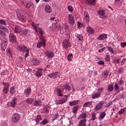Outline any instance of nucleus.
Segmentation results:
<instances>
[{
  "mask_svg": "<svg viewBox=\"0 0 126 126\" xmlns=\"http://www.w3.org/2000/svg\"><path fill=\"white\" fill-rule=\"evenodd\" d=\"M104 103L105 102L103 101H100L99 103L95 106L94 110L95 111H99V110H101Z\"/></svg>",
  "mask_w": 126,
  "mask_h": 126,
  "instance_id": "10",
  "label": "nucleus"
},
{
  "mask_svg": "<svg viewBox=\"0 0 126 126\" xmlns=\"http://www.w3.org/2000/svg\"><path fill=\"white\" fill-rule=\"evenodd\" d=\"M32 102L33 98H28L27 99V103H28V104H32Z\"/></svg>",
  "mask_w": 126,
  "mask_h": 126,
  "instance_id": "51",
  "label": "nucleus"
},
{
  "mask_svg": "<svg viewBox=\"0 0 126 126\" xmlns=\"http://www.w3.org/2000/svg\"><path fill=\"white\" fill-rule=\"evenodd\" d=\"M88 3L89 4H92L93 5H94L96 4V0H86Z\"/></svg>",
  "mask_w": 126,
  "mask_h": 126,
  "instance_id": "29",
  "label": "nucleus"
},
{
  "mask_svg": "<svg viewBox=\"0 0 126 126\" xmlns=\"http://www.w3.org/2000/svg\"><path fill=\"white\" fill-rule=\"evenodd\" d=\"M68 10H69L70 12H72V11H73V8L71 5H69L68 6Z\"/></svg>",
  "mask_w": 126,
  "mask_h": 126,
  "instance_id": "52",
  "label": "nucleus"
},
{
  "mask_svg": "<svg viewBox=\"0 0 126 126\" xmlns=\"http://www.w3.org/2000/svg\"><path fill=\"white\" fill-rule=\"evenodd\" d=\"M36 122L37 124H39L40 121H42V118L41 117V115H38L36 118Z\"/></svg>",
  "mask_w": 126,
  "mask_h": 126,
  "instance_id": "41",
  "label": "nucleus"
},
{
  "mask_svg": "<svg viewBox=\"0 0 126 126\" xmlns=\"http://www.w3.org/2000/svg\"><path fill=\"white\" fill-rule=\"evenodd\" d=\"M67 59H68V61L70 62V61H71L72 60V55L69 54L67 57Z\"/></svg>",
  "mask_w": 126,
  "mask_h": 126,
  "instance_id": "54",
  "label": "nucleus"
},
{
  "mask_svg": "<svg viewBox=\"0 0 126 126\" xmlns=\"http://www.w3.org/2000/svg\"><path fill=\"white\" fill-rule=\"evenodd\" d=\"M9 38L11 43H15L16 42V36L13 33H11L9 35Z\"/></svg>",
  "mask_w": 126,
  "mask_h": 126,
  "instance_id": "11",
  "label": "nucleus"
},
{
  "mask_svg": "<svg viewBox=\"0 0 126 126\" xmlns=\"http://www.w3.org/2000/svg\"><path fill=\"white\" fill-rule=\"evenodd\" d=\"M101 96V94L100 93H95L94 94H93L92 95V98L93 99H96V98H99Z\"/></svg>",
  "mask_w": 126,
  "mask_h": 126,
  "instance_id": "22",
  "label": "nucleus"
},
{
  "mask_svg": "<svg viewBox=\"0 0 126 126\" xmlns=\"http://www.w3.org/2000/svg\"><path fill=\"white\" fill-rule=\"evenodd\" d=\"M124 113H126V108L122 109L119 112L120 115H122V114H124Z\"/></svg>",
  "mask_w": 126,
  "mask_h": 126,
  "instance_id": "42",
  "label": "nucleus"
},
{
  "mask_svg": "<svg viewBox=\"0 0 126 126\" xmlns=\"http://www.w3.org/2000/svg\"><path fill=\"white\" fill-rule=\"evenodd\" d=\"M97 13L100 15V16H103L105 15V10H99L97 11Z\"/></svg>",
  "mask_w": 126,
  "mask_h": 126,
  "instance_id": "35",
  "label": "nucleus"
},
{
  "mask_svg": "<svg viewBox=\"0 0 126 126\" xmlns=\"http://www.w3.org/2000/svg\"><path fill=\"white\" fill-rule=\"evenodd\" d=\"M107 49H108V51L110 52V53H111V54H115V52L114 51V49H113L112 47L108 46L107 47Z\"/></svg>",
  "mask_w": 126,
  "mask_h": 126,
  "instance_id": "38",
  "label": "nucleus"
},
{
  "mask_svg": "<svg viewBox=\"0 0 126 126\" xmlns=\"http://www.w3.org/2000/svg\"><path fill=\"white\" fill-rule=\"evenodd\" d=\"M77 37L78 40H79V41H82V40H83V36L80 34H77Z\"/></svg>",
  "mask_w": 126,
  "mask_h": 126,
  "instance_id": "46",
  "label": "nucleus"
},
{
  "mask_svg": "<svg viewBox=\"0 0 126 126\" xmlns=\"http://www.w3.org/2000/svg\"><path fill=\"white\" fill-rule=\"evenodd\" d=\"M85 18L87 21H89V15L86 12H85Z\"/></svg>",
  "mask_w": 126,
  "mask_h": 126,
  "instance_id": "43",
  "label": "nucleus"
},
{
  "mask_svg": "<svg viewBox=\"0 0 126 126\" xmlns=\"http://www.w3.org/2000/svg\"><path fill=\"white\" fill-rule=\"evenodd\" d=\"M121 46L122 48H125V47H126V42H121Z\"/></svg>",
  "mask_w": 126,
  "mask_h": 126,
  "instance_id": "58",
  "label": "nucleus"
},
{
  "mask_svg": "<svg viewBox=\"0 0 126 126\" xmlns=\"http://www.w3.org/2000/svg\"><path fill=\"white\" fill-rule=\"evenodd\" d=\"M78 108H79V105H78L75 106L73 108V109L72 110V112L73 114H76V113L78 111Z\"/></svg>",
  "mask_w": 126,
  "mask_h": 126,
  "instance_id": "25",
  "label": "nucleus"
},
{
  "mask_svg": "<svg viewBox=\"0 0 126 126\" xmlns=\"http://www.w3.org/2000/svg\"><path fill=\"white\" fill-rule=\"evenodd\" d=\"M41 105H42L41 101L39 100H34L33 103V106H35L36 107H39V106H41Z\"/></svg>",
  "mask_w": 126,
  "mask_h": 126,
  "instance_id": "23",
  "label": "nucleus"
},
{
  "mask_svg": "<svg viewBox=\"0 0 126 126\" xmlns=\"http://www.w3.org/2000/svg\"><path fill=\"white\" fill-rule=\"evenodd\" d=\"M21 31H22V28H21V27L20 26H16L14 28L15 33H17V34H18L19 33L20 34Z\"/></svg>",
  "mask_w": 126,
  "mask_h": 126,
  "instance_id": "16",
  "label": "nucleus"
},
{
  "mask_svg": "<svg viewBox=\"0 0 126 126\" xmlns=\"http://www.w3.org/2000/svg\"><path fill=\"white\" fill-rule=\"evenodd\" d=\"M39 39L41 40V41L37 43V47L38 49H40L41 46H43V47L46 46V39H45V37L41 35L39 36Z\"/></svg>",
  "mask_w": 126,
  "mask_h": 126,
  "instance_id": "3",
  "label": "nucleus"
},
{
  "mask_svg": "<svg viewBox=\"0 0 126 126\" xmlns=\"http://www.w3.org/2000/svg\"><path fill=\"white\" fill-rule=\"evenodd\" d=\"M63 88L65 90H67L68 91H70V90H71V88L68 84H65L64 86H63Z\"/></svg>",
  "mask_w": 126,
  "mask_h": 126,
  "instance_id": "30",
  "label": "nucleus"
},
{
  "mask_svg": "<svg viewBox=\"0 0 126 126\" xmlns=\"http://www.w3.org/2000/svg\"><path fill=\"white\" fill-rule=\"evenodd\" d=\"M87 32L90 34H93L94 33V30L91 27H89L87 28Z\"/></svg>",
  "mask_w": 126,
  "mask_h": 126,
  "instance_id": "26",
  "label": "nucleus"
},
{
  "mask_svg": "<svg viewBox=\"0 0 126 126\" xmlns=\"http://www.w3.org/2000/svg\"><path fill=\"white\" fill-rule=\"evenodd\" d=\"M67 101V98H62L60 100H56V103L57 105H61L62 104H63V103H65Z\"/></svg>",
  "mask_w": 126,
  "mask_h": 126,
  "instance_id": "15",
  "label": "nucleus"
},
{
  "mask_svg": "<svg viewBox=\"0 0 126 126\" xmlns=\"http://www.w3.org/2000/svg\"><path fill=\"white\" fill-rule=\"evenodd\" d=\"M63 86H61L58 89V96H63V94H61V93L63 91Z\"/></svg>",
  "mask_w": 126,
  "mask_h": 126,
  "instance_id": "18",
  "label": "nucleus"
},
{
  "mask_svg": "<svg viewBox=\"0 0 126 126\" xmlns=\"http://www.w3.org/2000/svg\"><path fill=\"white\" fill-rule=\"evenodd\" d=\"M79 100H74L73 101H70L69 103V106H74L75 105H77V104H79Z\"/></svg>",
  "mask_w": 126,
  "mask_h": 126,
  "instance_id": "24",
  "label": "nucleus"
},
{
  "mask_svg": "<svg viewBox=\"0 0 126 126\" xmlns=\"http://www.w3.org/2000/svg\"><path fill=\"white\" fill-rule=\"evenodd\" d=\"M43 113H49V110H48V108H44L43 109Z\"/></svg>",
  "mask_w": 126,
  "mask_h": 126,
  "instance_id": "61",
  "label": "nucleus"
},
{
  "mask_svg": "<svg viewBox=\"0 0 126 126\" xmlns=\"http://www.w3.org/2000/svg\"><path fill=\"white\" fill-rule=\"evenodd\" d=\"M7 45V40L4 39L2 40L0 44V48L1 51H4L6 49V46Z\"/></svg>",
  "mask_w": 126,
  "mask_h": 126,
  "instance_id": "4",
  "label": "nucleus"
},
{
  "mask_svg": "<svg viewBox=\"0 0 126 126\" xmlns=\"http://www.w3.org/2000/svg\"><path fill=\"white\" fill-rule=\"evenodd\" d=\"M6 52L9 54L10 58H12V50L10 48H8L6 50Z\"/></svg>",
  "mask_w": 126,
  "mask_h": 126,
  "instance_id": "32",
  "label": "nucleus"
},
{
  "mask_svg": "<svg viewBox=\"0 0 126 126\" xmlns=\"http://www.w3.org/2000/svg\"><path fill=\"white\" fill-rule=\"evenodd\" d=\"M16 98H14L11 102H8V106H10L12 108H14L15 107V105H16Z\"/></svg>",
  "mask_w": 126,
  "mask_h": 126,
  "instance_id": "13",
  "label": "nucleus"
},
{
  "mask_svg": "<svg viewBox=\"0 0 126 126\" xmlns=\"http://www.w3.org/2000/svg\"><path fill=\"white\" fill-rule=\"evenodd\" d=\"M97 63H98V64H104V61H100L98 62H97Z\"/></svg>",
  "mask_w": 126,
  "mask_h": 126,
  "instance_id": "63",
  "label": "nucleus"
},
{
  "mask_svg": "<svg viewBox=\"0 0 126 126\" xmlns=\"http://www.w3.org/2000/svg\"><path fill=\"white\" fill-rule=\"evenodd\" d=\"M17 15L20 21L22 22H24V21H26V17L22 15L19 11H16Z\"/></svg>",
  "mask_w": 126,
  "mask_h": 126,
  "instance_id": "7",
  "label": "nucleus"
},
{
  "mask_svg": "<svg viewBox=\"0 0 126 126\" xmlns=\"http://www.w3.org/2000/svg\"><path fill=\"white\" fill-rule=\"evenodd\" d=\"M60 74L61 73H60V72H56L49 74L48 76L50 78L55 79V78H58V77H60Z\"/></svg>",
  "mask_w": 126,
  "mask_h": 126,
  "instance_id": "8",
  "label": "nucleus"
},
{
  "mask_svg": "<svg viewBox=\"0 0 126 126\" xmlns=\"http://www.w3.org/2000/svg\"><path fill=\"white\" fill-rule=\"evenodd\" d=\"M42 125H46V124H49V121L47 119H44L41 122Z\"/></svg>",
  "mask_w": 126,
  "mask_h": 126,
  "instance_id": "50",
  "label": "nucleus"
},
{
  "mask_svg": "<svg viewBox=\"0 0 126 126\" xmlns=\"http://www.w3.org/2000/svg\"><path fill=\"white\" fill-rule=\"evenodd\" d=\"M43 74V69L39 68L37 69V71L35 73V76L37 77H41L42 74Z\"/></svg>",
  "mask_w": 126,
  "mask_h": 126,
  "instance_id": "14",
  "label": "nucleus"
},
{
  "mask_svg": "<svg viewBox=\"0 0 126 126\" xmlns=\"http://www.w3.org/2000/svg\"><path fill=\"white\" fill-rule=\"evenodd\" d=\"M31 93V89L30 88H28L27 89L25 90L24 94L25 95H29V94Z\"/></svg>",
  "mask_w": 126,
  "mask_h": 126,
  "instance_id": "27",
  "label": "nucleus"
},
{
  "mask_svg": "<svg viewBox=\"0 0 126 126\" xmlns=\"http://www.w3.org/2000/svg\"><path fill=\"white\" fill-rule=\"evenodd\" d=\"M86 122H87V120L83 119L80 121L78 125L79 126H86Z\"/></svg>",
  "mask_w": 126,
  "mask_h": 126,
  "instance_id": "20",
  "label": "nucleus"
},
{
  "mask_svg": "<svg viewBox=\"0 0 126 126\" xmlns=\"http://www.w3.org/2000/svg\"><path fill=\"white\" fill-rule=\"evenodd\" d=\"M91 105H92V102H87L84 104L83 107H90Z\"/></svg>",
  "mask_w": 126,
  "mask_h": 126,
  "instance_id": "37",
  "label": "nucleus"
},
{
  "mask_svg": "<svg viewBox=\"0 0 126 126\" xmlns=\"http://www.w3.org/2000/svg\"><path fill=\"white\" fill-rule=\"evenodd\" d=\"M105 49H106V48L103 47V48H102L101 49H99L98 50L99 53H102V52H103V51H105Z\"/></svg>",
  "mask_w": 126,
  "mask_h": 126,
  "instance_id": "60",
  "label": "nucleus"
},
{
  "mask_svg": "<svg viewBox=\"0 0 126 126\" xmlns=\"http://www.w3.org/2000/svg\"><path fill=\"white\" fill-rule=\"evenodd\" d=\"M63 49H67L69 47H70V42L69 40L65 39L63 41Z\"/></svg>",
  "mask_w": 126,
  "mask_h": 126,
  "instance_id": "9",
  "label": "nucleus"
},
{
  "mask_svg": "<svg viewBox=\"0 0 126 126\" xmlns=\"http://www.w3.org/2000/svg\"><path fill=\"white\" fill-rule=\"evenodd\" d=\"M0 25H6V23L5 22V21H4V20L3 19H0Z\"/></svg>",
  "mask_w": 126,
  "mask_h": 126,
  "instance_id": "47",
  "label": "nucleus"
},
{
  "mask_svg": "<svg viewBox=\"0 0 126 126\" xmlns=\"http://www.w3.org/2000/svg\"><path fill=\"white\" fill-rule=\"evenodd\" d=\"M19 120H20L19 114L18 113H15L12 118V123H18V122H19Z\"/></svg>",
  "mask_w": 126,
  "mask_h": 126,
  "instance_id": "6",
  "label": "nucleus"
},
{
  "mask_svg": "<svg viewBox=\"0 0 126 126\" xmlns=\"http://www.w3.org/2000/svg\"><path fill=\"white\" fill-rule=\"evenodd\" d=\"M124 71V69H123V68H120L118 70V73H123V71Z\"/></svg>",
  "mask_w": 126,
  "mask_h": 126,
  "instance_id": "62",
  "label": "nucleus"
},
{
  "mask_svg": "<svg viewBox=\"0 0 126 126\" xmlns=\"http://www.w3.org/2000/svg\"><path fill=\"white\" fill-rule=\"evenodd\" d=\"M108 74H109V72H108V71H104L102 73V75L103 77H104V78H107Z\"/></svg>",
  "mask_w": 126,
  "mask_h": 126,
  "instance_id": "34",
  "label": "nucleus"
},
{
  "mask_svg": "<svg viewBox=\"0 0 126 126\" xmlns=\"http://www.w3.org/2000/svg\"><path fill=\"white\" fill-rule=\"evenodd\" d=\"M104 90V88H100L97 89V93H99V94H101L102 92Z\"/></svg>",
  "mask_w": 126,
  "mask_h": 126,
  "instance_id": "53",
  "label": "nucleus"
},
{
  "mask_svg": "<svg viewBox=\"0 0 126 126\" xmlns=\"http://www.w3.org/2000/svg\"><path fill=\"white\" fill-rule=\"evenodd\" d=\"M68 23H69V24H71V25H73V24H74V18L73 17V16H72V15H68Z\"/></svg>",
  "mask_w": 126,
  "mask_h": 126,
  "instance_id": "12",
  "label": "nucleus"
},
{
  "mask_svg": "<svg viewBox=\"0 0 126 126\" xmlns=\"http://www.w3.org/2000/svg\"><path fill=\"white\" fill-rule=\"evenodd\" d=\"M97 40H105V39H107V34H101L97 38Z\"/></svg>",
  "mask_w": 126,
  "mask_h": 126,
  "instance_id": "19",
  "label": "nucleus"
},
{
  "mask_svg": "<svg viewBox=\"0 0 126 126\" xmlns=\"http://www.w3.org/2000/svg\"><path fill=\"white\" fill-rule=\"evenodd\" d=\"M17 49L18 51L19 52H22L26 53L25 57L27 58L28 56H29V51L30 49L27 48L25 45H18L17 46Z\"/></svg>",
  "mask_w": 126,
  "mask_h": 126,
  "instance_id": "1",
  "label": "nucleus"
},
{
  "mask_svg": "<svg viewBox=\"0 0 126 126\" xmlns=\"http://www.w3.org/2000/svg\"><path fill=\"white\" fill-rule=\"evenodd\" d=\"M113 63H120V60L118 59H116L113 60Z\"/></svg>",
  "mask_w": 126,
  "mask_h": 126,
  "instance_id": "55",
  "label": "nucleus"
},
{
  "mask_svg": "<svg viewBox=\"0 0 126 126\" xmlns=\"http://www.w3.org/2000/svg\"><path fill=\"white\" fill-rule=\"evenodd\" d=\"M87 117V116L86 115V113H83L78 117V120H81V119H84V120H85Z\"/></svg>",
  "mask_w": 126,
  "mask_h": 126,
  "instance_id": "28",
  "label": "nucleus"
},
{
  "mask_svg": "<svg viewBox=\"0 0 126 126\" xmlns=\"http://www.w3.org/2000/svg\"><path fill=\"white\" fill-rule=\"evenodd\" d=\"M3 85L4 87L2 90V93L3 94H6L8 92V89H9V83L3 82Z\"/></svg>",
  "mask_w": 126,
  "mask_h": 126,
  "instance_id": "5",
  "label": "nucleus"
},
{
  "mask_svg": "<svg viewBox=\"0 0 126 126\" xmlns=\"http://www.w3.org/2000/svg\"><path fill=\"white\" fill-rule=\"evenodd\" d=\"M31 25L33 28H34L36 32H39V34L41 35V36H43V34H44V32H43V31L42 30V28H38L39 27V24H34V23L32 22L31 23Z\"/></svg>",
  "mask_w": 126,
  "mask_h": 126,
  "instance_id": "2",
  "label": "nucleus"
},
{
  "mask_svg": "<svg viewBox=\"0 0 126 126\" xmlns=\"http://www.w3.org/2000/svg\"><path fill=\"white\" fill-rule=\"evenodd\" d=\"M77 25H78V28H81V27H82V26H83V24H82L80 22H78Z\"/></svg>",
  "mask_w": 126,
  "mask_h": 126,
  "instance_id": "57",
  "label": "nucleus"
},
{
  "mask_svg": "<svg viewBox=\"0 0 126 126\" xmlns=\"http://www.w3.org/2000/svg\"><path fill=\"white\" fill-rule=\"evenodd\" d=\"M28 31L26 30H22L21 31V32L20 33V34H21V35H22V36H25V35H26V34H27L28 33Z\"/></svg>",
  "mask_w": 126,
  "mask_h": 126,
  "instance_id": "36",
  "label": "nucleus"
},
{
  "mask_svg": "<svg viewBox=\"0 0 126 126\" xmlns=\"http://www.w3.org/2000/svg\"><path fill=\"white\" fill-rule=\"evenodd\" d=\"M32 63L33 64H38L39 63V61L36 59H33L32 60Z\"/></svg>",
  "mask_w": 126,
  "mask_h": 126,
  "instance_id": "48",
  "label": "nucleus"
},
{
  "mask_svg": "<svg viewBox=\"0 0 126 126\" xmlns=\"http://www.w3.org/2000/svg\"><path fill=\"white\" fill-rule=\"evenodd\" d=\"M114 88L115 91L119 90V86L117 84H115Z\"/></svg>",
  "mask_w": 126,
  "mask_h": 126,
  "instance_id": "59",
  "label": "nucleus"
},
{
  "mask_svg": "<svg viewBox=\"0 0 126 126\" xmlns=\"http://www.w3.org/2000/svg\"><path fill=\"white\" fill-rule=\"evenodd\" d=\"M44 9L47 13H51L52 12V8L49 5H46L44 7Z\"/></svg>",
  "mask_w": 126,
  "mask_h": 126,
  "instance_id": "17",
  "label": "nucleus"
},
{
  "mask_svg": "<svg viewBox=\"0 0 126 126\" xmlns=\"http://www.w3.org/2000/svg\"><path fill=\"white\" fill-rule=\"evenodd\" d=\"M105 60L106 62H110L111 60V58L110 57V56L106 55L105 57Z\"/></svg>",
  "mask_w": 126,
  "mask_h": 126,
  "instance_id": "49",
  "label": "nucleus"
},
{
  "mask_svg": "<svg viewBox=\"0 0 126 126\" xmlns=\"http://www.w3.org/2000/svg\"><path fill=\"white\" fill-rule=\"evenodd\" d=\"M0 29H2L3 31H4V32H6V33H8L9 32L8 29L5 27L2 26V25H0Z\"/></svg>",
  "mask_w": 126,
  "mask_h": 126,
  "instance_id": "31",
  "label": "nucleus"
},
{
  "mask_svg": "<svg viewBox=\"0 0 126 126\" xmlns=\"http://www.w3.org/2000/svg\"><path fill=\"white\" fill-rule=\"evenodd\" d=\"M32 6H33V2H32L27 3L26 5L27 8H30V7H31Z\"/></svg>",
  "mask_w": 126,
  "mask_h": 126,
  "instance_id": "45",
  "label": "nucleus"
},
{
  "mask_svg": "<svg viewBox=\"0 0 126 126\" xmlns=\"http://www.w3.org/2000/svg\"><path fill=\"white\" fill-rule=\"evenodd\" d=\"M45 54L48 57V58H53L54 57V53L51 51H46Z\"/></svg>",
  "mask_w": 126,
  "mask_h": 126,
  "instance_id": "21",
  "label": "nucleus"
},
{
  "mask_svg": "<svg viewBox=\"0 0 126 126\" xmlns=\"http://www.w3.org/2000/svg\"><path fill=\"white\" fill-rule=\"evenodd\" d=\"M0 35L2 36V37H4V36H5V33L0 30Z\"/></svg>",
  "mask_w": 126,
  "mask_h": 126,
  "instance_id": "56",
  "label": "nucleus"
},
{
  "mask_svg": "<svg viewBox=\"0 0 126 126\" xmlns=\"http://www.w3.org/2000/svg\"><path fill=\"white\" fill-rule=\"evenodd\" d=\"M123 40V37H117V41H122Z\"/></svg>",
  "mask_w": 126,
  "mask_h": 126,
  "instance_id": "64",
  "label": "nucleus"
},
{
  "mask_svg": "<svg viewBox=\"0 0 126 126\" xmlns=\"http://www.w3.org/2000/svg\"><path fill=\"white\" fill-rule=\"evenodd\" d=\"M105 116H106V113H105V112H101L99 115V118L101 119H104Z\"/></svg>",
  "mask_w": 126,
  "mask_h": 126,
  "instance_id": "39",
  "label": "nucleus"
},
{
  "mask_svg": "<svg viewBox=\"0 0 126 126\" xmlns=\"http://www.w3.org/2000/svg\"><path fill=\"white\" fill-rule=\"evenodd\" d=\"M107 90L109 92H112L114 90V85H109L107 88Z\"/></svg>",
  "mask_w": 126,
  "mask_h": 126,
  "instance_id": "33",
  "label": "nucleus"
},
{
  "mask_svg": "<svg viewBox=\"0 0 126 126\" xmlns=\"http://www.w3.org/2000/svg\"><path fill=\"white\" fill-rule=\"evenodd\" d=\"M15 87H12L10 88V94H14L15 93Z\"/></svg>",
  "mask_w": 126,
  "mask_h": 126,
  "instance_id": "40",
  "label": "nucleus"
},
{
  "mask_svg": "<svg viewBox=\"0 0 126 126\" xmlns=\"http://www.w3.org/2000/svg\"><path fill=\"white\" fill-rule=\"evenodd\" d=\"M96 119V114L95 113L92 114L91 120L92 121H95Z\"/></svg>",
  "mask_w": 126,
  "mask_h": 126,
  "instance_id": "44",
  "label": "nucleus"
}]
</instances>
